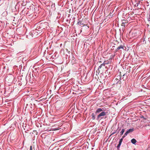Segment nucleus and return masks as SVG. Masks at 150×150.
<instances>
[{
  "instance_id": "nucleus-1",
  "label": "nucleus",
  "mask_w": 150,
  "mask_h": 150,
  "mask_svg": "<svg viewBox=\"0 0 150 150\" xmlns=\"http://www.w3.org/2000/svg\"><path fill=\"white\" fill-rule=\"evenodd\" d=\"M106 112L102 111L98 116L97 117V119L98 120L99 119H102L103 117H102L105 116L106 115Z\"/></svg>"
},
{
  "instance_id": "nucleus-2",
  "label": "nucleus",
  "mask_w": 150,
  "mask_h": 150,
  "mask_svg": "<svg viewBox=\"0 0 150 150\" xmlns=\"http://www.w3.org/2000/svg\"><path fill=\"white\" fill-rule=\"evenodd\" d=\"M128 23V20L125 19L122 20V23L121 24V26L125 27V23Z\"/></svg>"
},
{
  "instance_id": "nucleus-3",
  "label": "nucleus",
  "mask_w": 150,
  "mask_h": 150,
  "mask_svg": "<svg viewBox=\"0 0 150 150\" xmlns=\"http://www.w3.org/2000/svg\"><path fill=\"white\" fill-rule=\"evenodd\" d=\"M103 110H103V109H102L101 108H98L96 110V114L98 113H99L100 112L102 111Z\"/></svg>"
},
{
  "instance_id": "nucleus-4",
  "label": "nucleus",
  "mask_w": 150,
  "mask_h": 150,
  "mask_svg": "<svg viewBox=\"0 0 150 150\" xmlns=\"http://www.w3.org/2000/svg\"><path fill=\"white\" fill-rule=\"evenodd\" d=\"M124 46L122 45L119 46L116 50V51H117L118 50L121 49L124 50Z\"/></svg>"
},
{
  "instance_id": "nucleus-5",
  "label": "nucleus",
  "mask_w": 150,
  "mask_h": 150,
  "mask_svg": "<svg viewBox=\"0 0 150 150\" xmlns=\"http://www.w3.org/2000/svg\"><path fill=\"white\" fill-rule=\"evenodd\" d=\"M134 129L133 128H132V129H129V130H127V132L128 133V134H129L130 132H133L134 131Z\"/></svg>"
},
{
  "instance_id": "nucleus-6",
  "label": "nucleus",
  "mask_w": 150,
  "mask_h": 150,
  "mask_svg": "<svg viewBox=\"0 0 150 150\" xmlns=\"http://www.w3.org/2000/svg\"><path fill=\"white\" fill-rule=\"evenodd\" d=\"M131 142L132 144H135L136 143L137 141L135 139H133L131 140Z\"/></svg>"
},
{
  "instance_id": "nucleus-7",
  "label": "nucleus",
  "mask_w": 150,
  "mask_h": 150,
  "mask_svg": "<svg viewBox=\"0 0 150 150\" xmlns=\"http://www.w3.org/2000/svg\"><path fill=\"white\" fill-rule=\"evenodd\" d=\"M77 24L80 25L81 26H84V25H83V23H82V21H79V22H78L77 23Z\"/></svg>"
},
{
  "instance_id": "nucleus-8",
  "label": "nucleus",
  "mask_w": 150,
  "mask_h": 150,
  "mask_svg": "<svg viewBox=\"0 0 150 150\" xmlns=\"http://www.w3.org/2000/svg\"><path fill=\"white\" fill-rule=\"evenodd\" d=\"M105 64H106V63H105L104 62L103 64H101V65L99 66L98 69V70L99 69L101 68L103 66H104Z\"/></svg>"
},
{
  "instance_id": "nucleus-9",
  "label": "nucleus",
  "mask_w": 150,
  "mask_h": 150,
  "mask_svg": "<svg viewBox=\"0 0 150 150\" xmlns=\"http://www.w3.org/2000/svg\"><path fill=\"white\" fill-rule=\"evenodd\" d=\"M92 118L93 120H94L95 118V116L94 115L93 113H92L91 115Z\"/></svg>"
},
{
  "instance_id": "nucleus-10",
  "label": "nucleus",
  "mask_w": 150,
  "mask_h": 150,
  "mask_svg": "<svg viewBox=\"0 0 150 150\" xmlns=\"http://www.w3.org/2000/svg\"><path fill=\"white\" fill-rule=\"evenodd\" d=\"M124 132H125V129H122L121 132H120V135H122L123 134V133Z\"/></svg>"
},
{
  "instance_id": "nucleus-11",
  "label": "nucleus",
  "mask_w": 150,
  "mask_h": 150,
  "mask_svg": "<svg viewBox=\"0 0 150 150\" xmlns=\"http://www.w3.org/2000/svg\"><path fill=\"white\" fill-rule=\"evenodd\" d=\"M121 144L119 143V144H118V146H117V148L118 150H119V148L120 147V146L121 145Z\"/></svg>"
},
{
  "instance_id": "nucleus-12",
  "label": "nucleus",
  "mask_w": 150,
  "mask_h": 150,
  "mask_svg": "<svg viewBox=\"0 0 150 150\" xmlns=\"http://www.w3.org/2000/svg\"><path fill=\"white\" fill-rule=\"evenodd\" d=\"M123 138H122L120 140V141H119V143H122V141H123Z\"/></svg>"
},
{
  "instance_id": "nucleus-13",
  "label": "nucleus",
  "mask_w": 150,
  "mask_h": 150,
  "mask_svg": "<svg viewBox=\"0 0 150 150\" xmlns=\"http://www.w3.org/2000/svg\"><path fill=\"white\" fill-rule=\"evenodd\" d=\"M34 32H35V31H33V33H30V35L31 36H32V35H33V33H34Z\"/></svg>"
},
{
  "instance_id": "nucleus-14",
  "label": "nucleus",
  "mask_w": 150,
  "mask_h": 150,
  "mask_svg": "<svg viewBox=\"0 0 150 150\" xmlns=\"http://www.w3.org/2000/svg\"><path fill=\"white\" fill-rule=\"evenodd\" d=\"M128 134V133L127 132H126L125 133L124 135L125 136H126Z\"/></svg>"
},
{
  "instance_id": "nucleus-15",
  "label": "nucleus",
  "mask_w": 150,
  "mask_h": 150,
  "mask_svg": "<svg viewBox=\"0 0 150 150\" xmlns=\"http://www.w3.org/2000/svg\"><path fill=\"white\" fill-rule=\"evenodd\" d=\"M30 150H33L32 149V146H30Z\"/></svg>"
},
{
  "instance_id": "nucleus-16",
  "label": "nucleus",
  "mask_w": 150,
  "mask_h": 150,
  "mask_svg": "<svg viewBox=\"0 0 150 150\" xmlns=\"http://www.w3.org/2000/svg\"><path fill=\"white\" fill-rule=\"evenodd\" d=\"M126 136L125 135H124V136L122 137V138H123V139Z\"/></svg>"
},
{
  "instance_id": "nucleus-17",
  "label": "nucleus",
  "mask_w": 150,
  "mask_h": 150,
  "mask_svg": "<svg viewBox=\"0 0 150 150\" xmlns=\"http://www.w3.org/2000/svg\"><path fill=\"white\" fill-rule=\"evenodd\" d=\"M101 61H99V63H101Z\"/></svg>"
},
{
  "instance_id": "nucleus-18",
  "label": "nucleus",
  "mask_w": 150,
  "mask_h": 150,
  "mask_svg": "<svg viewBox=\"0 0 150 150\" xmlns=\"http://www.w3.org/2000/svg\"><path fill=\"white\" fill-rule=\"evenodd\" d=\"M116 79V80H118L117 79Z\"/></svg>"
},
{
  "instance_id": "nucleus-19",
  "label": "nucleus",
  "mask_w": 150,
  "mask_h": 150,
  "mask_svg": "<svg viewBox=\"0 0 150 150\" xmlns=\"http://www.w3.org/2000/svg\"><path fill=\"white\" fill-rule=\"evenodd\" d=\"M125 74H124V75H123V76H125Z\"/></svg>"
},
{
  "instance_id": "nucleus-20",
  "label": "nucleus",
  "mask_w": 150,
  "mask_h": 150,
  "mask_svg": "<svg viewBox=\"0 0 150 150\" xmlns=\"http://www.w3.org/2000/svg\"><path fill=\"white\" fill-rule=\"evenodd\" d=\"M119 77H120V79L121 77H120V76H119Z\"/></svg>"
},
{
  "instance_id": "nucleus-21",
  "label": "nucleus",
  "mask_w": 150,
  "mask_h": 150,
  "mask_svg": "<svg viewBox=\"0 0 150 150\" xmlns=\"http://www.w3.org/2000/svg\"><path fill=\"white\" fill-rule=\"evenodd\" d=\"M149 17H150V15L149 16Z\"/></svg>"
}]
</instances>
